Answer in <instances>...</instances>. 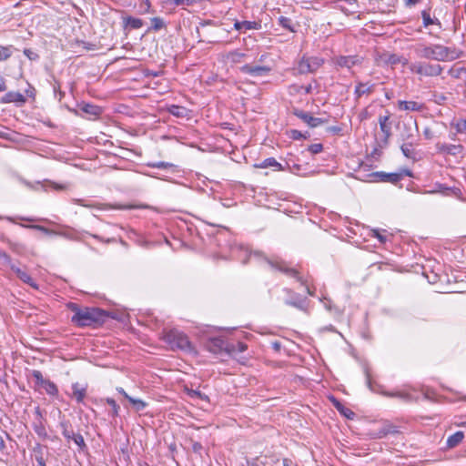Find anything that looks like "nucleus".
<instances>
[{
    "instance_id": "obj_1",
    "label": "nucleus",
    "mask_w": 466,
    "mask_h": 466,
    "mask_svg": "<svg viewBox=\"0 0 466 466\" xmlns=\"http://www.w3.org/2000/svg\"><path fill=\"white\" fill-rule=\"evenodd\" d=\"M67 309L73 313L71 322L77 328H98L109 317L107 311L96 307H83L77 303L69 302Z\"/></svg>"
},
{
    "instance_id": "obj_2",
    "label": "nucleus",
    "mask_w": 466,
    "mask_h": 466,
    "mask_svg": "<svg viewBox=\"0 0 466 466\" xmlns=\"http://www.w3.org/2000/svg\"><path fill=\"white\" fill-rule=\"evenodd\" d=\"M416 53L420 57L437 61L454 60L458 58V56L454 55V50L439 44L431 46L420 45L416 49Z\"/></svg>"
},
{
    "instance_id": "obj_3",
    "label": "nucleus",
    "mask_w": 466,
    "mask_h": 466,
    "mask_svg": "<svg viewBox=\"0 0 466 466\" xmlns=\"http://www.w3.org/2000/svg\"><path fill=\"white\" fill-rule=\"evenodd\" d=\"M162 339L169 345L172 350H181L186 353H196L195 347L188 337L182 331L172 329L163 332Z\"/></svg>"
},
{
    "instance_id": "obj_4",
    "label": "nucleus",
    "mask_w": 466,
    "mask_h": 466,
    "mask_svg": "<svg viewBox=\"0 0 466 466\" xmlns=\"http://www.w3.org/2000/svg\"><path fill=\"white\" fill-rule=\"evenodd\" d=\"M265 259L272 268H275L290 278H294L297 281H299L302 286L306 288V291L309 296L315 295V291L310 289V288L309 287L307 279H305L300 275L298 269L291 268L288 262L280 258H265Z\"/></svg>"
},
{
    "instance_id": "obj_5",
    "label": "nucleus",
    "mask_w": 466,
    "mask_h": 466,
    "mask_svg": "<svg viewBox=\"0 0 466 466\" xmlns=\"http://www.w3.org/2000/svg\"><path fill=\"white\" fill-rule=\"evenodd\" d=\"M282 292L286 295L283 300L286 305L296 308L306 314L309 313L310 300L307 297L289 288H284Z\"/></svg>"
},
{
    "instance_id": "obj_6",
    "label": "nucleus",
    "mask_w": 466,
    "mask_h": 466,
    "mask_svg": "<svg viewBox=\"0 0 466 466\" xmlns=\"http://www.w3.org/2000/svg\"><path fill=\"white\" fill-rule=\"evenodd\" d=\"M324 64V59L319 56H303L299 64L298 70L299 74H309L316 72Z\"/></svg>"
},
{
    "instance_id": "obj_7",
    "label": "nucleus",
    "mask_w": 466,
    "mask_h": 466,
    "mask_svg": "<svg viewBox=\"0 0 466 466\" xmlns=\"http://www.w3.org/2000/svg\"><path fill=\"white\" fill-rule=\"evenodd\" d=\"M291 113L306 123L309 127L314 128L322 124L328 123V118L312 116L309 112L303 111L299 108H292Z\"/></svg>"
},
{
    "instance_id": "obj_8",
    "label": "nucleus",
    "mask_w": 466,
    "mask_h": 466,
    "mask_svg": "<svg viewBox=\"0 0 466 466\" xmlns=\"http://www.w3.org/2000/svg\"><path fill=\"white\" fill-rule=\"evenodd\" d=\"M418 123L416 120L412 122H403L400 131V138L401 141H414L416 140V133H418Z\"/></svg>"
},
{
    "instance_id": "obj_9",
    "label": "nucleus",
    "mask_w": 466,
    "mask_h": 466,
    "mask_svg": "<svg viewBox=\"0 0 466 466\" xmlns=\"http://www.w3.org/2000/svg\"><path fill=\"white\" fill-rule=\"evenodd\" d=\"M207 349L215 354L226 352L228 355V341L222 337L211 338L207 341Z\"/></svg>"
},
{
    "instance_id": "obj_10",
    "label": "nucleus",
    "mask_w": 466,
    "mask_h": 466,
    "mask_svg": "<svg viewBox=\"0 0 466 466\" xmlns=\"http://www.w3.org/2000/svg\"><path fill=\"white\" fill-rule=\"evenodd\" d=\"M239 71L252 76H264L268 75L271 68L268 66L246 64L239 67Z\"/></svg>"
},
{
    "instance_id": "obj_11",
    "label": "nucleus",
    "mask_w": 466,
    "mask_h": 466,
    "mask_svg": "<svg viewBox=\"0 0 466 466\" xmlns=\"http://www.w3.org/2000/svg\"><path fill=\"white\" fill-rule=\"evenodd\" d=\"M375 181L397 184L403 178V173H386L382 171L373 172L370 175Z\"/></svg>"
},
{
    "instance_id": "obj_12",
    "label": "nucleus",
    "mask_w": 466,
    "mask_h": 466,
    "mask_svg": "<svg viewBox=\"0 0 466 466\" xmlns=\"http://www.w3.org/2000/svg\"><path fill=\"white\" fill-rule=\"evenodd\" d=\"M363 58L359 56H339L334 58V63L340 67L350 69L356 65H360Z\"/></svg>"
},
{
    "instance_id": "obj_13",
    "label": "nucleus",
    "mask_w": 466,
    "mask_h": 466,
    "mask_svg": "<svg viewBox=\"0 0 466 466\" xmlns=\"http://www.w3.org/2000/svg\"><path fill=\"white\" fill-rule=\"evenodd\" d=\"M6 441L9 442V448L14 450V445L16 444L15 440L6 431L0 428V453L3 455H8L7 452L8 445Z\"/></svg>"
},
{
    "instance_id": "obj_14",
    "label": "nucleus",
    "mask_w": 466,
    "mask_h": 466,
    "mask_svg": "<svg viewBox=\"0 0 466 466\" xmlns=\"http://www.w3.org/2000/svg\"><path fill=\"white\" fill-rule=\"evenodd\" d=\"M379 124H380V128L384 135V140H385V142H388V140L390 139V137L392 135V132H391L392 123L390 121V115L389 112L385 116H379Z\"/></svg>"
},
{
    "instance_id": "obj_15",
    "label": "nucleus",
    "mask_w": 466,
    "mask_h": 466,
    "mask_svg": "<svg viewBox=\"0 0 466 466\" xmlns=\"http://www.w3.org/2000/svg\"><path fill=\"white\" fill-rule=\"evenodd\" d=\"M375 86V84H371L370 82H357L354 90L355 99L358 101L362 96L371 94L374 91Z\"/></svg>"
},
{
    "instance_id": "obj_16",
    "label": "nucleus",
    "mask_w": 466,
    "mask_h": 466,
    "mask_svg": "<svg viewBox=\"0 0 466 466\" xmlns=\"http://www.w3.org/2000/svg\"><path fill=\"white\" fill-rule=\"evenodd\" d=\"M398 108L403 111L421 112L425 109V105L416 101L399 100Z\"/></svg>"
},
{
    "instance_id": "obj_17",
    "label": "nucleus",
    "mask_w": 466,
    "mask_h": 466,
    "mask_svg": "<svg viewBox=\"0 0 466 466\" xmlns=\"http://www.w3.org/2000/svg\"><path fill=\"white\" fill-rule=\"evenodd\" d=\"M398 432H399V431L397 430V428L395 426H393L391 424H385V425L381 426L380 429H378L376 431H372L370 433V436L372 439H381V438L386 437L389 434H395Z\"/></svg>"
},
{
    "instance_id": "obj_18",
    "label": "nucleus",
    "mask_w": 466,
    "mask_h": 466,
    "mask_svg": "<svg viewBox=\"0 0 466 466\" xmlns=\"http://www.w3.org/2000/svg\"><path fill=\"white\" fill-rule=\"evenodd\" d=\"M11 269L15 273L16 277L24 283L29 285L35 289H38V285L26 271L15 267V265H11Z\"/></svg>"
},
{
    "instance_id": "obj_19",
    "label": "nucleus",
    "mask_w": 466,
    "mask_h": 466,
    "mask_svg": "<svg viewBox=\"0 0 466 466\" xmlns=\"http://www.w3.org/2000/svg\"><path fill=\"white\" fill-rule=\"evenodd\" d=\"M1 102L4 104L15 103L18 106L24 105L26 102V98L19 92H8L2 98Z\"/></svg>"
},
{
    "instance_id": "obj_20",
    "label": "nucleus",
    "mask_w": 466,
    "mask_h": 466,
    "mask_svg": "<svg viewBox=\"0 0 466 466\" xmlns=\"http://www.w3.org/2000/svg\"><path fill=\"white\" fill-rule=\"evenodd\" d=\"M167 112L178 118H188L191 111L185 106L171 105L167 107Z\"/></svg>"
},
{
    "instance_id": "obj_21",
    "label": "nucleus",
    "mask_w": 466,
    "mask_h": 466,
    "mask_svg": "<svg viewBox=\"0 0 466 466\" xmlns=\"http://www.w3.org/2000/svg\"><path fill=\"white\" fill-rule=\"evenodd\" d=\"M437 149L441 153H446L449 155L455 156L461 153L463 149L461 145H451V144H441L438 143L436 145Z\"/></svg>"
},
{
    "instance_id": "obj_22",
    "label": "nucleus",
    "mask_w": 466,
    "mask_h": 466,
    "mask_svg": "<svg viewBox=\"0 0 466 466\" xmlns=\"http://www.w3.org/2000/svg\"><path fill=\"white\" fill-rule=\"evenodd\" d=\"M65 439L68 441H73L77 445L79 451L87 450L84 437L80 433H75L73 429L70 430L69 437H65Z\"/></svg>"
},
{
    "instance_id": "obj_23",
    "label": "nucleus",
    "mask_w": 466,
    "mask_h": 466,
    "mask_svg": "<svg viewBox=\"0 0 466 466\" xmlns=\"http://www.w3.org/2000/svg\"><path fill=\"white\" fill-rule=\"evenodd\" d=\"M402 145L400 146V150L402 154L410 159H416L417 153L412 149L414 145H417V140L414 141H402Z\"/></svg>"
},
{
    "instance_id": "obj_24",
    "label": "nucleus",
    "mask_w": 466,
    "mask_h": 466,
    "mask_svg": "<svg viewBox=\"0 0 466 466\" xmlns=\"http://www.w3.org/2000/svg\"><path fill=\"white\" fill-rule=\"evenodd\" d=\"M72 398H74L78 403L83 402L86 395V387L81 386L78 382L72 384Z\"/></svg>"
},
{
    "instance_id": "obj_25",
    "label": "nucleus",
    "mask_w": 466,
    "mask_h": 466,
    "mask_svg": "<svg viewBox=\"0 0 466 466\" xmlns=\"http://www.w3.org/2000/svg\"><path fill=\"white\" fill-rule=\"evenodd\" d=\"M443 67L439 64H431L425 62L424 76H438L442 73Z\"/></svg>"
},
{
    "instance_id": "obj_26",
    "label": "nucleus",
    "mask_w": 466,
    "mask_h": 466,
    "mask_svg": "<svg viewBox=\"0 0 466 466\" xmlns=\"http://www.w3.org/2000/svg\"><path fill=\"white\" fill-rule=\"evenodd\" d=\"M47 447L44 446L40 443H36L33 448V452L35 454V461L38 466H46L44 451Z\"/></svg>"
},
{
    "instance_id": "obj_27",
    "label": "nucleus",
    "mask_w": 466,
    "mask_h": 466,
    "mask_svg": "<svg viewBox=\"0 0 466 466\" xmlns=\"http://www.w3.org/2000/svg\"><path fill=\"white\" fill-rule=\"evenodd\" d=\"M464 439L463 431H456L452 435L449 436L446 441V446L448 449H453L460 445Z\"/></svg>"
},
{
    "instance_id": "obj_28",
    "label": "nucleus",
    "mask_w": 466,
    "mask_h": 466,
    "mask_svg": "<svg viewBox=\"0 0 466 466\" xmlns=\"http://www.w3.org/2000/svg\"><path fill=\"white\" fill-rule=\"evenodd\" d=\"M331 401L334 407L340 412L341 415L345 416L348 419L352 420L355 417V413L349 408L345 407L339 400L336 398L331 397Z\"/></svg>"
},
{
    "instance_id": "obj_29",
    "label": "nucleus",
    "mask_w": 466,
    "mask_h": 466,
    "mask_svg": "<svg viewBox=\"0 0 466 466\" xmlns=\"http://www.w3.org/2000/svg\"><path fill=\"white\" fill-rule=\"evenodd\" d=\"M144 22L140 18L133 17V16H126L123 18V26L124 28L129 27L130 29H139L143 26Z\"/></svg>"
},
{
    "instance_id": "obj_30",
    "label": "nucleus",
    "mask_w": 466,
    "mask_h": 466,
    "mask_svg": "<svg viewBox=\"0 0 466 466\" xmlns=\"http://www.w3.org/2000/svg\"><path fill=\"white\" fill-rule=\"evenodd\" d=\"M247 57H248V55L246 53H242L238 50L228 52L226 56L227 60L231 64H240Z\"/></svg>"
},
{
    "instance_id": "obj_31",
    "label": "nucleus",
    "mask_w": 466,
    "mask_h": 466,
    "mask_svg": "<svg viewBox=\"0 0 466 466\" xmlns=\"http://www.w3.org/2000/svg\"><path fill=\"white\" fill-rule=\"evenodd\" d=\"M254 167L256 168H267V167H276L278 170H283V167L280 163H279L274 157H268L263 160L260 163L255 164Z\"/></svg>"
},
{
    "instance_id": "obj_32",
    "label": "nucleus",
    "mask_w": 466,
    "mask_h": 466,
    "mask_svg": "<svg viewBox=\"0 0 466 466\" xmlns=\"http://www.w3.org/2000/svg\"><path fill=\"white\" fill-rule=\"evenodd\" d=\"M248 346L243 342L229 343L228 342V355L235 356L238 352H244Z\"/></svg>"
},
{
    "instance_id": "obj_33",
    "label": "nucleus",
    "mask_w": 466,
    "mask_h": 466,
    "mask_svg": "<svg viewBox=\"0 0 466 466\" xmlns=\"http://www.w3.org/2000/svg\"><path fill=\"white\" fill-rule=\"evenodd\" d=\"M421 18H422V21H423V25L425 27L431 25H437L439 26L441 25L440 20L438 18H435V19H432L431 17V15H430V11L429 10H423L421 12Z\"/></svg>"
},
{
    "instance_id": "obj_34",
    "label": "nucleus",
    "mask_w": 466,
    "mask_h": 466,
    "mask_svg": "<svg viewBox=\"0 0 466 466\" xmlns=\"http://www.w3.org/2000/svg\"><path fill=\"white\" fill-rule=\"evenodd\" d=\"M81 110L88 115L97 116L101 114V107L92 104H84Z\"/></svg>"
},
{
    "instance_id": "obj_35",
    "label": "nucleus",
    "mask_w": 466,
    "mask_h": 466,
    "mask_svg": "<svg viewBox=\"0 0 466 466\" xmlns=\"http://www.w3.org/2000/svg\"><path fill=\"white\" fill-rule=\"evenodd\" d=\"M46 392L50 396H57L58 395V388L57 386L51 381L50 380H47L42 386Z\"/></svg>"
},
{
    "instance_id": "obj_36",
    "label": "nucleus",
    "mask_w": 466,
    "mask_h": 466,
    "mask_svg": "<svg viewBox=\"0 0 466 466\" xmlns=\"http://www.w3.org/2000/svg\"><path fill=\"white\" fill-rule=\"evenodd\" d=\"M387 58H386V62L390 65H397V64H403V65H406L408 63V60L402 56H400L396 54H387L386 55Z\"/></svg>"
},
{
    "instance_id": "obj_37",
    "label": "nucleus",
    "mask_w": 466,
    "mask_h": 466,
    "mask_svg": "<svg viewBox=\"0 0 466 466\" xmlns=\"http://www.w3.org/2000/svg\"><path fill=\"white\" fill-rule=\"evenodd\" d=\"M278 23L279 25H281L288 31L292 33L296 32V29L294 28L290 18L281 15L278 18Z\"/></svg>"
},
{
    "instance_id": "obj_38",
    "label": "nucleus",
    "mask_w": 466,
    "mask_h": 466,
    "mask_svg": "<svg viewBox=\"0 0 466 466\" xmlns=\"http://www.w3.org/2000/svg\"><path fill=\"white\" fill-rule=\"evenodd\" d=\"M164 27H166V23L162 18L153 17L151 18V26L148 28V31H159Z\"/></svg>"
},
{
    "instance_id": "obj_39",
    "label": "nucleus",
    "mask_w": 466,
    "mask_h": 466,
    "mask_svg": "<svg viewBox=\"0 0 466 466\" xmlns=\"http://www.w3.org/2000/svg\"><path fill=\"white\" fill-rule=\"evenodd\" d=\"M12 49H13L12 46H0V61H5L8 58H10L13 54Z\"/></svg>"
},
{
    "instance_id": "obj_40",
    "label": "nucleus",
    "mask_w": 466,
    "mask_h": 466,
    "mask_svg": "<svg viewBox=\"0 0 466 466\" xmlns=\"http://www.w3.org/2000/svg\"><path fill=\"white\" fill-rule=\"evenodd\" d=\"M424 65L425 62H416L410 65V70L420 76L424 75Z\"/></svg>"
},
{
    "instance_id": "obj_41",
    "label": "nucleus",
    "mask_w": 466,
    "mask_h": 466,
    "mask_svg": "<svg viewBox=\"0 0 466 466\" xmlns=\"http://www.w3.org/2000/svg\"><path fill=\"white\" fill-rule=\"evenodd\" d=\"M244 30H259L261 23L257 21H241Z\"/></svg>"
},
{
    "instance_id": "obj_42",
    "label": "nucleus",
    "mask_w": 466,
    "mask_h": 466,
    "mask_svg": "<svg viewBox=\"0 0 466 466\" xmlns=\"http://www.w3.org/2000/svg\"><path fill=\"white\" fill-rule=\"evenodd\" d=\"M128 401L130 402V404H132L133 408L137 411L143 410L147 407V403L140 399H135L131 397L129 398Z\"/></svg>"
},
{
    "instance_id": "obj_43",
    "label": "nucleus",
    "mask_w": 466,
    "mask_h": 466,
    "mask_svg": "<svg viewBox=\"0 0 466 466\" xmlns=\"http://www.w3.org/2000/svg\"><path fill=\"white\" fill-rule=\"evenodd\" d=\"M106 403L111 406V412H110V415L115 418V417H117L118 416V412H119V410H120V407L119 405H117V403L116 402V400L112 398H107L106 400Z\"/></svg>"
},
{
    "instance_id": "obj_44",
    "label": "nucleus",
    "mask_w": 466,
    "mask_h": 466,
    "mask_svg": "<svg viewBox=\"0 0 466 466\" xmlns=\"http://www.w3.org/2000/svg\"><path fill=\"white\" fill-rule=\"evenodd\" d=\"M186 390H187V395L191 398H198V399H200L202 400H207V401L209 400L208 395H206L205 393H202L201 391H199L198 390L186 389Z\"/></svg>"
},
{
    "instance_id": "obj_45",
    "label": "nucleus",
    "mask_w": 466,
    "mask_h": 466,
    "mask_svg": "<svg viewBox=\"0 0 466 466\" xmlns=\"http://www.w3.org/2000/svg\"><path fill=\"white\" fill-rule=\"evenodd\" d=\"M279 462V458L274 454L266 455L265 461H261L263 466H275Z\"/></svg>"
},
{
    "instance_id": "obj_46",
    "label": "nucleus",
    "mask_w": 466,
    "mask_h": 466,
    "mask_svg": "<svg viewBox=\"0 0 466 466\" xmlns=\"http://www.w3.org/2000/svg\"><path fill=\"white\" fill-rule=\"evenodd\" d=\"M32 377L35 379V385L41 387L48 379H45L40 370H32Z\"/></svg>"
},
{
    "instance_id": "obj_47",
    "label": "nucleus",
    "mask_w": 466,
    "mask_h": 466,
    "mask_svg": "<svg viewBox=\"0 0 466 466\" xmlns=\"http://www.w3.org/2000/svg\"><path fill=\"white\" fill-rule=\"evenodd\" d=\"M59 427L62 430V434L64 437H69L70 430H72V425L69 420H63L59 423Z\"/></svg>"
},
{
    "instance_id": "obj_48",
    "label": "nucleus",
    "mask_w": 466,
    "mask_h": 466,
    "mask_svg": "<svg viewBox=\"0 0 466 466\" xmlns=\"http://www.w3.org/2000/svg\"><path fill=\"white\" fill-rule=\"evenodd\" d=\"M431 100L437 105H443L447 100V96L442 93L433 92Z\"/></svg>"
},
{
    "instance_id": "obj_49",
    "label": "nucleus",
    "mask_w": 466,
    "mask_h": 466,
    "mask_svg": "<svg viewBox=\"0 0 466 466\" xmlns=\"http://www.w3.org/2000/svg\"><path fill=\"white\" fill-rule=\"evenodd\" d=\"M308 137H309V132L302 133L301 131H299L297 129L290 130V138H292L294 140H299L300 138L306 139Z\"/></svg>"
},
{
    "instance_id": "obj_50",
    "label": "nucleus",
    "mask_w": 466,
    "mask_h": 466,
    "mask_svg": "<svg viewBox=\"0 0 466 466\" xmlns=\"http://www.w3.org/2000/svg\"><path fill=\"white\" fill-rule=\"evenodd\" d=\"M22 227H25V228H34V229H36V230H39V231H42L44 232L45 234H47V235H50V234H56L55 231L44 227V226H40V225H22Z\"/></svg>"
},
{
    "instance_id": "obj_51",
    "label": "nucleus",
    "mask_w": 466,
    "mask_h": 466,
    "mask_svg": "<svg viewBox=\"0 0 466 466\" xmlns=\"http://www.w3.org/2000/svg\"><path fill=\"white\" fill-rule=\"evenodd\" d=\"M147 165V167H157V168H168V167H173V164L167 163V162H164V161L149 162Z\"/></svg>"
},
{
    "instance_id": "obj_52",
    "label": "nucleus",
    "mask_w": 466,
    "mask_h": 466,
    "mask_svg": "<svg viewBox=\"0 0 466 466\" xmlns=\"http://www.w3.org/2000/svg\"><path fill=\"white\" fill-rule=\"evenodd\" d=\"M323 150V145L320 143L318 144H312L308 147V151L310 152L312 155H316L320 153Z\"/></svg>"
},
{
    "instance_id": "obj_53",
    "label": "nucleus",
    "mask_w": 466,
    "mask_h": 466,
    "mask_svg": "<svg viewBox=\"0 0 466 466\" xmlns=\"http://www.w3.org/2000/svg\"><path fill=\"white\" fill-rule=\"evenodd\" d=\"M24 55L31 61H35L37 59H39V56L37 53L34 52L32 49L30 48H25L24 49Z\"/></svg>"
},
{
    "instance_id": "obj_54",
    "label": "nucleus",
    "mask_w": 466,
    "mask_h": 466,
    "mask_svg": "<svg viewBox=\"0 0 466 466\" xmlns=\"http://www.w3.org/2000/svg\"><path fill=\"white\" fill-rule=\"evenodd\" d=\"M456 131L458 133L466 132V119H461L456 124H454Z\"/></svg>"
},
{
    "instance_id": "obj_55",
    "label": "nucleus",
    "mask_w": 466,
    "mask_h": 466,
    "mask_svg": "<svg viewBox=\"0 0 466 466\" xmlns=\"http://www.w3.org/2000/svg\"><path fill=\"white\" fill-rule=\"evenodd\" d=\"M371 236L377 238L379 241L382 244H384L387 241V237L385 235H382L379 229H373Z\"/></svg>"
},
{
    "instance_id": "obj_56",
    "label": "nucleus",
    "mask_w": 466,
    "mask_h": 466,
    "mask_svg": "<svg viewBox=\"0 0 466 466\" xmlns=\"http://www.w3.org/2000/svg\"><path fill=\"white\" fill-rule=\"evenodd\" d=\"M35 433L40 437H46V431L45 427L40 423L39 425H35L34 427Z\"/></svg>"
},
{
    "instance_id": "obj_57",
    "label": "nucleus",
    "mask_w": 466,
    "mask_h": 466,
    "mask_svg": "<svg viewBox=\"0 0 466 466\" xmlns=\"http://www.w3.org/2000/svg\"><path fill=\"white\" fill-rule=\"evenodd\" d=\"M386 395L389 396V397L400 398V399L405 400H409L410 399V395L408 393H403V392L386 393Z\"/></svg>"
},
{
    "instance_id": "obj_58",
    "label": "nucleus",
    "mask_w": 466,
    "mask_h": 466,
    "mask_svg": "<svg viewBox=\"0 0 466 466\" xmlns=\"http://www.w3.org/2000/svg\"><path fill=\"white\" fill-rule=\"evenodd\" d=\"M202 450H203V446H202V444L200 442H198V441H192V451L195 453H200Z\"/></svg>"
},
{
    "instance_id": "obj_59",
    "label": "nucleus",
    "mask_w": 466,
    "mask_h": 466,
    "mask_svg": "<svg viewBox=\"0 0 466 466\" xmlns=\"http://www.w3.org/2000/svg\"><path fill=\"white\" fill-rule=\"evenodd\" d=\"M423 135L427 139H431L434 137L433 132L430 127L424 128Z\"/></svg>"
},
{
    "instance_id": "obj_60",
    "label": "nucleus",
    "mask_w": 466,
    "mask_h": 466,
    "mask_svg": "<svg viewBox=\"0 0 466 466\" xmlns=\"http://www.w3.org/2000/svg\"><path fill=\"white\" fill-rule=\"evenodd\" d=\"M52 187L56 190H66L67 188L66 185L64 184H57V183H52Z\"/></svg>"
},
{
    "instance_id": "obj_61",
    "label": "nucleus",
    "mask_w": 466,
    "mask_h": 466,
    "mask_svg": "<svg viewBox=\"0 0 466 466\" xmlns=\"http://www.w3.org/2000/svg\"><path fill=\"white\" fill-rule=\"evenodd\" d=\"M0 258H3L5 263L11 262V258L9 255H7L5 252L0 250Z\"/></svg>"
},
{
    "instance_id": "obj_62",
    "label": "nucleus",
    "mask_w": 466,
    "mask_h": 466,
    "mask_svg": "<svg viewBox=\"0 0 466 466\" xmlns=\"http://www.w3.org/2000/svg\"><path fill=\"white\" fill-rule=\"evenodd\" d=\"M258 458H254V459H247V465L248 466H259V464L258 463Z\"/></svg>"
},
{
    "instance_id": "obj_63",
    "label": "nucleus",
    "mask_w": 466,
    "mask_h": 466,
    "mask_svg": "<svg viewBox=\"0 0 466 466\" xmlns=\"http://www.w3.org/2000/svg\"><path fill=\"white\" fill-rule=\"evenodd\" d=\"M328 131L333 134H339L341 131V128L339 127H329Z\"/></svg>"
},
{
    "instance_id": "obj_64",
    "label": "nucleus",
    "mask_w": 466,
    "mask_h": 466,
    "mask_svg": "<svg viewBox=\"0 0 466 466\" xmlns=\"http://www.w3.org/2000/svg\"><path fill=\"white\" fill-rule=\"evenodd\" d=\"M282 464H283V466H292L293 462L290 459L285 458L282 461Z\"/></svg>"
}]
</instances>
